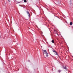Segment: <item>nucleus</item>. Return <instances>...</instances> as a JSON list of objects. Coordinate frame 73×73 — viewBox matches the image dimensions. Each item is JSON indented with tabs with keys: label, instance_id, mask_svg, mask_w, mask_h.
Wrapping results in <instances>:
<instances>
[{
	"label": "nucleus",
	"instance_id": "nucleus-9",
	"mask_svg": "<svg viewBox=\"0 0 73 73\" xmlns=\"http://www.w3.org/2000/svg\"><path fill=\"white\" fill-rule=\"evenodd\" d=\"M58 72H61V71L60 70H58Z\"/></svg>",
	"mask_w": 73,
	"mask_h": 73
},
{
	"label": "nucleus",
	"instance_id": "nucleus-1",
	"mask_svg": "<svg viewBox=\"0 0 73 73\" xmlns=\"http://www.w3.org/2000/svg\"><path fill=\"white\" fill-rule=\"evenodd\" d=\"M53 52H54V54H55V55H57V56H58V57H59V55H58V54H57V53L56 52V51H54Z\"/></svg>",
	"mask_w": 73,
	"mask_h": 73
},
{
	"label": "nucleus",
	"instance_id": "nucleus-8",
	"mask_svg": "<svg viewBox=\"0 0 73 73\" xmlns=\"http://www.w3.org/2000/svg\"><path fill=\"white\" fill-rule=\"evenodd\" d=\"M46 57H48V54H46Z\"/></svg>",
	"mask_w": 73,
	"mask_h": 73
},
{
	"label": "nucleus",
	"instance_id": "nucleus-10",
	"mask_svg": "<svg viewBox=\"0 0 73 73\" xmlns=\"http://www.w3.org/2000/svg\"><path fill=\"white\" fill-rule=\"evenodd\" d=\"M8 1H9V2H10V0H8Z\"/></svg>",
	"mask_w": 73,
	"mask_h": 73
},
{
	"label": "nucleus",
	"instance_id": "nucleus-6",
	"mask_svg": "<svg viewBox=\"0 0 73 73\" xmlns=\"http://www.w3.org/2000/svg\"><path fill=\"white\" fill-rule=\"evenodd\" d=\"M51 42H52V43H54V40H52V41Z\"/></svg>",
	"mask_w": 73,
	"mask_h": 73
},
{
	"label": "nucleus",
	"instance_id": "nucleus-4",
	"mask_svg": "<svg viewBox=\"0 0 73 73\" xmlns=\"http://www.w3.org/2000/svg\"><path fill=\"white\" fill-rule=\"evenodd\" d=\"M44 53H45L46 54H48V53H47V52H46V50H44Z\"/></svg>",
	"mask_w": 73,
	"mask_h": 73
},
{
	"label": "nucleus",
	"instance_id": "nucleus-11",
	"mask_svg": "<svg viewBox=\"0 0 73 73\" xmlns=\"http://www.w3.org/2000/svg\"><path fill=\"white\" fill-rule=\"evenodd\" d=\"M18 3H20L21 2H18Z\"/></svg>",
	"mask_w": 73,
	"mask_h": 73
},
{
	"label": "nucleus",
	"instance_id": "nucleus-7",
	"mask_svg": "<svg viewBox=\"0 0 73 73\" xmlns=\"http://www.w3.org/2000/svg\"><path fill=\"white\" fill-rule=\"evenodd\" d=\"M24 2L25 3H27V0H24Z\"/></svg>",
	"mask_w": 73,
	"mask_h": 73
},
{
	"label": "nucleus",
	"instance_id": "nucleus-2",
	"mask_svg": "<svg viewBox=\"0 0 73 73\" xmlns=\"http://www.w3.org/2000/svg\"><path fill=\"white\" fill-rule=\"evenodd\" d=\"M26 12L28 14V15L29 16V17H30V14H29V12L28 11H27Z\"/></svg>",
	"mask_w": 73,
	"mask_h": 73
},
{
	"label": "nucleus",
	"instance_id": "nucleus-3",
	"mask_svg": "<svg viewBox=\"0 0 73 73\" xmlns=\"http://www.w3.org/2000/svg\"><path fill=\"white\" fill-rule=\"evenodd\" d=\"M63 69H66V70H68V69L66 68V66H65V67L63 66Z\"/></svg>",
	"mask_w": 73,
	"mask_h": 73
},
{
	"label": "nucleus",
	"instance_id": "nucleus-5",
	"mask_svg": "<svg viewBox=\"0 0 73 73\" xmlns=\"http://www.w3.org/2000/svg\"><path fill=\"white\" fill-rule=\"evenodd\" d=\"M70 25H72V24H73V23H72V22H71L70 23Z\"/></svg>",
	"mask_w": 73,
	"mask_h": 73
}]
</instances>
